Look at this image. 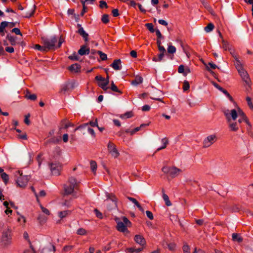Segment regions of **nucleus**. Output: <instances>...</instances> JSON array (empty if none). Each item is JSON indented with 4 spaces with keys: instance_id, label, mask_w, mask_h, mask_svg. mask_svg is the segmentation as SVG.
Listing matches in <instances>:
<instances>
[{
    "instance_id": "e433bc0d",
    "label": "nucleus",
    "mask_w": 253,
    "mask_h": 253,
    "mask_svg": "<svg viewBox=\"0 0 253 253\" xmlns=\"http://www.w3.org/2000/svg\"><path fill=\"white\" fill-rule=\"evenodd\" d=\"M69 58L72 60L78 61L79 60V57L76 52L69 56Z\"/></svg>"
},
{
    "instance_id": "4468645a",
    "label": "nucleus",
    "mask_w": 253,
    "mask_h": 253,
    "mask_svg": "<svg viewBox=\"0 0 253 253\" xmlns=\"http://www.w3.org/2000/svg\"><path fill=\"white\" fill-rule=\"evenodd\" d=\"M61 150L58 147H55L52 151V156L55 160H59L61 156Z\"/></svg>"
},
{
    "instance_id": "a878e982",
    "label": "nucleus",
    "mask_w": 253,
    "mask_h": 253,
    "mask_svg": "<svg viewBox=\"0 0 253 253\" xmlns=\"http://www.w3.org/2000/svg\"><path fill=\"white\" fill-rule=\"evenodd\" d=\"M25 97L27 99L31 100H35L37 99V95L35 94H30L29 90H27Z\"/></svg>"
},
{
    "instance_id": "7ed1b4c3",
    "label": "nucleus",
    "mask_w": 253,
    "mask_h": 253,
    "mask_svg": "<svg viewBox=\"0 0 253 253\" xmlns=\"http://www.w3.org/2000/svg\"><path fill=\"white\" fill-rule=\"evenodd\" d=\"M42 40L46 51L52 49L57 42V39L54 36L50 38H42Z\"/></svg>"
},
{
    "instance_id": "e2e57ef3",
    "label": "nucleus",
    "mask_w": 253,
    "mask_h": 253,
    "mask_svg": "<svg viewBox=\"0 0 253 253\" xmlns=\"http://www.w3.org/2000/svg\"><path fill=\"white\" fill-rule=\"evenodd\" d=\"M203 4L204 5V7L208 10V11H212V9L211 8V7L209 5V4L207 2H205L204 1L203 2Z\"/></svg>"
},
{
    "instance_id": "f8f14e48",
    "label": "nucleus",
    "mask_w": 253,
    "mask_h": 253,
    "mask_svg": "<svg viewBox=\"0 0 253 253\" xmlns=\"http://www.w3.org/2000/svg\"><path fill=\"white\" fill-rule=\"evenodd\" d=\"M116 228L118 231L125 233L128 232V230L127 228V226H126L123 222L119 221L117 222Z\"/></svg>"
},
{
    "instance_id": "338daca9",
    "label": "nucleus",
    "mask_w": 253,
    "mask_h": 253,
    "mask_svg": "<svg viewBox=\"0 0 253 253\" xmlns=\"http://www.w3.org/2000/svg\"><path fill=\"white\" fill-rule=\"evenodd\" d=\"M5 51L8 53H13L14 51L13 47L8 46L5 48Z\"/></svg>"
},
{
    "instance_id": "f3484780",
    "label": "nucleus",
    "mask_w": 253,
    "mask_h": 253,
    "mask_svg": "<svg viewBox=\"0 0 253 253\" xmlns=\"http://www.w3.org/2000/svg\"><path fill=\"white\" fill-rule=\"evenodd\" d=\"M111 66L115 70H119L122 68L121 61L120 59L114 60Z\"/></svg>"
},
{
    "instance_id": "49530a36",
    "label": "nucleus",
    "mask_w": 253,
    "mask_h": 253,
    "mask_svg": "<svg viewBox=\"0 0 253 253\" xmlns=\"http://www.w3.org/2000/svg\"><path fill=\"white\" fill-rule=\"evenodd\" d=\"M184 67L183 65H181L178 67V72L179 73H182L184 76L187 75L186 73H184Z\"/></svg>"
},
{
    "instance_id": "4be33fe9",
    "label": "nucleus",
    "mask_w": 253,
    "mask_h": 253,
    "mask_svg": "<svg viewBox=\"0 0 253 253\" xmlns=\"http://www.w3.org/2000/svg\"><path fill=\"white\" fill-rule=\"evenodd\" d=\"M127 199L131 202H132L134 205L139 209V210L141 211H143L144 209L142 208V207L141 206L140 203L134 198L128 197Z\"/></svg>"
},
{
    "instance_id": "0eeeda50",
    "label": "nucleus",
    "mask_w": 253,
    "mask_h": 253,
    "mask_svg": "<svg viewBox=\"0 0 253 253\" xmlns=\"http://www.w3.org/2000/svg\"><path fill=\"white\" fill-rule=\"evenodd\" d=\"M95 79L99 82L98 85L102 89L106 90L108 88V87H107V85L109 84L108 79H105V78L102 77L101 76H96Z\"/></svg>"
},
{
    "instance_id": "bf43d9fd",
    "label": "nucleus",
    "mask_w": 253,
    "mask_h": 253,
    "mask_svg": "<svg viewBox=\"0 0 253 253\" xmlns=\"http://www.w3.org/2000/svg\"><path fill=\"white\" fill-rule=\"evenodd\" d=\"M30 117V114H28L27 115H26L25 116V119H24V123L27 125H29L30 123V120L29 119V117Z\"/></svg>"
},
{
    "instance_id": "79ce46f5",
    "label": "nucleus",
    "mask_w": 253,
    "mask_h": 253,
    "mask_svg": "<svg viewBox=\"0 0 253 253\" xmlns=\"http://www.w3.org/2000/svg\"><path fill=\"white\" fill-rule=\"evenodd\" d=\"M42 153H39L36 157V160L38 163V165H39V167H41V165L42 161Z\"/></svg>"
},
{
    "instance_id": "de8ad7c7",
    "label": "nucleus",
    "mask_w": 253,
    "mask_h": 253,
    "mask_svg": "<svg viewBox=\"0 0 253 253\" xmlns=\"http://www.w3.org/2000/svg\"><path fill=\"white\" fill-rule=\"evenodd\" d=\"M246 100L247 101L248 105L250 108V109L253 110V104L252 102L251 98L250 97L247 96L246 97Z\"/></svg>"
},
{
    "instance_id": "c9c22d12",
    "label": "nucleus",
    "mask_w": 253,
    "mask_h": 253,
    "mask_svg": "<svg viewBox=\"0 0 253 253\" xmlns=\"http://www.w3.org/2000/svg\"><path fill=\"white\" fill-rule=\"evenodd\" d=\"M86 233V231L83 228H80L77 231V234L80 235H85Z\"/></svg>"
},
{
    "instance_id": "2eb2a0df",
    "label": "nucleus",
    "mask_w": 253,
    "mask_h": 253,
    "mask_svg": "<svg viewBox=\"0 0 253 253\" xmlns=\"http://www.w3.org/2000/svg\"><path fill=\"white\" fill-rule=\"evenodd\" d=\"M78 26L79 27L78 33L84 39L85 42H87L88 41V34L85 32L84 28L81 27L80 24H78Z\"/></svg>"
},
{
    "instance_id": "20e7f679",
    "label": "nucleus",
    "mask_w": 253,
    "mask_h": 253,
    "mask_svg": "<svg viewBox=\"0 0 253 253\" xmlns=\"http://www.w3.org/2000/svg\"><path fill=\"white\" fill-rule=\"evenodd\" d=\"M19 176L16 180L17 186L19 187H24L28 182V176L23 175L22 173L20 170L17 171Z\"/></svg>"
},
{
    "instance_id": "2f4dec72",
    "label": "nucleus",
    "mask_w": 253,
    "mask_h": 253,
    "mask_svg": "<svg viewBox=\"0 0 253 253\" xmlns=\"http://www.w3.org/2000/svg\"><path fill=\"white\" fill-rule=\"evenodd\" d=\"M1 178L2 179L4 183L6 184L8 180L9 176L5 172H3L0 174Z\"/></svg>"
},
{
    "instance_id": "39448f33",
    "label": "nucleus",
    "mask_w": 253,
    "mask_h": 253,
    "mask_svg": "<svg viewBox=\"0 0 253 253\" xmlns=\"http://www.w3.org/2000/svg\"><path fill=\"white\" fill-rule=\"evenodd\" d=\"M50 169L52 174L54 175H59L62 169V165L59 163H51L49 164Z\"/></svg>"
},
{
    "instance_id": "72a5a7b5",
    "label": "nucleus",
    "mask_w": 253,
    "mask_h": 253,
    "mask_svg": "<svg viewBox=\"0 0 253 253\" xmlns=\"http://www.w3.org/2000/svg\"><path fill=\"white\" fill-rule=\"evenodd\" d=\"M214 28V25L213 24L210 23L208 25L205 27V31L207 32H211Z\"/></svg>"
},
{
    "instance_id": "3c124183",
    "label": "nucleus",
    "mask_w": 253,
    "mask_h": 253,
    "mask_svg": "<svg viewBox=\"0 0 253 253\" xmlns=\"http://www.w3.org/2000/svg\"><path fill=\"white\" fill-rule=\"evenodd\" d=\"M40 207H41V209L43 213H44L46 215H49L50 211L47 209L43 207L41 204H40Z\"/></svg>"
},
{
    "instance_id": "f257e3e1",
    "label": "nucleus",
    "mask_w": 253,
    "mask_h": 253,
    "mask_svg": "<svg viewBox=\"0 0 253 253\" xmlns=\"http://www.w3.org/2000/svg\"><path fill=\"white\" fill-rule=\"evenodd\" d=\"M224 114L229 124V128L232 131H237L241 126V124L245 122L249 126L251 124L244 112L239 107L231 110H227Z\"/></svg>"
},
{
    "instance_id": "58836bf2",
    "label": "nucleus",
    "mask_w": 253,
    "mask_h": 253,
    "mask_svg": "<svg viewBox=\"0 0 253 253\" xmlns=\"http://www.w3.org/2000/svg\"><path fill=\"white\" fill-rule=\"evenodd\" d=\"M168 52L170 54H173L176 52V48L173 45H169L168 48Z\"/></svg>"
},
{
    "instance_id": "a18cd8bd",
    "label": "nucleus",
    "mask_w": 253,
    "mask_h": 253,
    "mask_svg": "<svg viewBox=\"0 0 253 253\" xmlns=\"http://www.w3.org/2000/svg\"><path fill=\"white\" fill-rule=\"evenodd\" d=\"M132 116V114L131 112H128L126 113L125 114L121 115L120 117L122 118H129Z\"/></svg>"
},
{
    "instance_id": "a19ab883",
    "label": "nucleus",
    "mask_w": 253,
    "mask_h": 253,
    "mask_svg": "<svg viewBox=\"0 0 253 253\" xmlns=\"http://www.w3.org/2000/svg\"><path fill=\"white\" fill-rule=\"evenodd\" d=\"M167 246L169 250L172 251L175 249L176 244L174 243H167Z\"/></svg>"
},
{
    "instance_id": "aec40b11",
    "label": "nucleus",
    "mask_w": 253,
    "mask_h": 253,
    "mask_svg": "<svg viewBox=\"0 0 253 253\" xmlns=\"http://www.w3.org/2000/svg\"><path fill=\"white\" fill-rule=\"evenodd\" d=\"M232 240L234 242H237L240 243L243 242V238L241 237L240 234L234 233L232 234Z\"/></svg>"
},
{
    "instance_id": "412c9836",
    "label": "nucleus",
    "mask_w": 253,
    "mask_h": 253,
    "mask_svg": "<svg viewBox=\"0 0 253 253\" xmlns=\"http://www.w3.org/2000/svg\"><path fill=\"white\" fill-rule=\"evenodd\" d=\"M142 82L143 78L141 76L137 75L135 76V79L131 82V84L133 85L137 86L142 83Z\"/></svg>"
},
{
    "instance_id": "4c0bfd02",
    "label": "nucleus",
    "mask_w": 253,
    "mask_h": 253,
    "mask_svg": "<svg viewBox=\"0 0 253 253\" xmlns=\"http://www.w3.org/2000/svg\"><path fill=\"white\" fill-rule=\"evenodd\" d=\"M34 48L37 50H39L41 51L45 52L46 50L45 49L44 46L43 44L42 46H41L39 44H35L34 46Z\"/></svg>"
},
{
    "instance_id": "052dcab7",
    "label": "nucleus",
    "mask_w": 253,
    "mask_h": 253,
    "mask_svg": "<svg viewBox=\"0 0 253 253\" xmlns=\"http://www.w3.org/2000/svg\"><path fill=\"white\" fill-rule=\"evenodd\" d=\"M170 168H171V167H164L162 168V171H163L164 173H165L169 174V171H170Z\"/></svg>"
},
{
    "instance_id": "864d4df0",
    "label": "nucleus",
    "mask_w": 253,
    "mask_h": 253,
    "mask_svg": "<svg viewBox=\"0 0 253 253\" xmlns=\"http://www.w3.org/2000/svg\"><path fill=\"white\" fill-rule=\"evenodd\" d=\"M73 248H74L73 246L66 245V246L64 247V248L63 249V250L64 252H67L68 251H69L72 250L73 249Z\"/></svg>"
},
{
    "instance_id": "423d86ee",
    "label": "nucleus",
    "mask_w": 253,
    "mask_h": 253,
    "mask_svg": "<svg viewBox=\"0 0 253 253\" xmlns=\"http://www.w3.org/2000/svg\"><path fill=\"white\" fill-rule=\"evenodd\" d=\"M11 235L9 229L4 230L2 234L1 242L4 245H8L11 243Z\"/></svg>"
},
{
    "instance_id": "6ab92c4d",
    "label": "nucleus",
    "mask_w": 253,
    "mask_h": 253,
    "mask_svg": "<svg viewBox=\"0 0 253 253\" xmlns=\"http://www.w3.org/2000/svg\"><path fill=\"white\" fill-rule=\"evenodd\" d=\"M147 125H148L147 124H143L141 125L140 126L136 127L135 128H134L133 129L130 130L129 129H127L126 130V133H130V135H133L135 132L139 131L142 127L146 126Z\"/></svg>"
},
{
    "instance_id": "9b49d317",
    "label": "nucleus",
    "mask_w": 253,
    "mask_h": 253,
    "mask_svg": "<svg viewBox=\"0 0 253 253\" xmlns=\"http://www.w3.org/2000/svg\"><path fill=\"white\" fill-rule=\"evenodd\" d=\"M219 36L220 37V38L222 39V43H223V45H222V48L225 50H229L230 52V53L232 55L233 54H234L235 52L234 51L230 48V45L229 44V43L226 41H225L223 39V37H222V36L221 34V33L219 32Z\"/></svg>"
},
{
    "instance_id": "0e129e2a",
    "label": "nucleus",
    "mask_w": 253,
    "mask_h": 253,
    "mask_svg": "<svg viewBox=\"0 0 253 253\" xmlns=\"http://www.w3.org/2000/svg\"><path fill=\"white\" fill-rule=\"evenodd\" d=\"M195 222L196 223V224H198V225H200V226L202 225L203 224V223H204V220L203 219H195Z\"/></svg>"
},
{
    "instance_id": "cd10ccee",
    "label": "nucleus",
    "mask_w": 253,
    "mask_h": 253,
    "mask_svg": "<svg viewBox=\"0 0 253 253\" xmlns=\"http://www.w3.org/2000/svg\"><path fill=\"white\" fill-rule=\"evenodd\" d=\"M6 38L10 42V44L12 45H15L16 44V38L15 37H14L11 36V35L8 34V35H7Z\"/></svg>"
},
{
    "instance_id": "ddd939ff",
    "label": "nucleus",
    "mask_w": 253,
    "mask_h": 253,
    "mask_svg": "<svg viewBox=\"0 0 253 253\" xmlns=\"http://www.w3.org/2000/svg\"><path fill=\"white\" fill-rule=\"evenodd\" d=\"M134 241L135 242L142 246H145L146 244L145 238L140 235H136L134 237Z\"/></svg>"
},
{
    "instance_id": "c756f323",
    "label": "nucleus",
    "mask_w": 253,
    "mask_h": 253,
    "mask_svg": "<svg viewBox=\"0 0 253 253\" xmlns=\"http://www.w3.org/2000/svg\"><path fill=\"white\" fill-rule=\"evenodd\" d=\"M90 169L94 173V174H95L97 167L96 162L95 161L91 160L90 162Z\"/></svg>"
},
{
    "instance_id": "393cba45",
    "label": "nucleus",
    "mask_w": 253,
    "mask_h": 253,
    "mask_svg": "<svg viewBox=\"0 0 253 253\" xmlns=\"http://www.w3.org/2000/svg\"><path fill=\"white\" fill-rule=\"evenodd\" d=\"M163 192V198L165 202V204L167 206H170L171 205V203L169 200V196L165 193V190L164 189H162Z\"/></svg>"
},
{
    "instance_id": "bb28decb",
    "label": "nucleus",
    "mask_w": 253,
    "mask_h": 253,
    "mask_svg": "<svg viewBox=\"0 0 253 253\" xmlns=\"http://www.w3.org/2000/svg\"><path fill=\"white\" fill-rule=\"evenodd\" d=\"M107 199L111 200L114 203L116 207H117V198L116 196L113 193H108L107 194Z\"/></svg>"
},
{
    "instance_id": "dca6fc26",
    "label": "nucleus",
    "mask_w": 253,
    "mask_h": 253,
    "mask_svg": "<svg viewBox=\"0 0 253 253\" xmlns=\"http://www.w3.org/2000/svg\"><path fill=\"white\" fill-rule=\"evenodd\" d=\"M90 53L89 48L86 45H82L78 50V53L81 56L88 55Z\"/></svg>"
},
{
    "instance_id": "5701e85b",
    "label": "nucleus",
    "mask_w": 253,
    "mask_h": 253,
    "mask_svg": "<svg viewBox=\"0 0 253 253\" xmlns=\"http://www.w3.org/2000/svg\"><path fill=\"white\" fill-rule=\"evenodd\" d=\"M181 170L176 167H171L169 174L172 177H174Z\"/></svg>"
},
{
    "instance_id": "8fccbe9b",
    "label": "nucleus",
    "mask_w": 253,
    "mask_h": 253,
    "mask_svg": "<svg viewBox=\"0 0 253 253\" xmlns=\"http://www.w3.org/2000/svg\"><path fill=\"white\" fill-rule=\"evenodd\" d=\"M214 86L225 95L227 93L228 91L222 87L220 86L218 84H214Z\"/></svg>"
},
{
    "instance_id": "603ef678",
    "label": "nucleus",
    "mask_w": 253,
    "mask_h": 253,
    "mask_svg": "<svg viewBox=\"0 0 253 253\" xmlns=\"http://www.w3.org/2000/svg\"><path fill=\"white\" fill-rule=\"evenodd\" d=\"M189 84L188 82L186 81H185L183 83V89L184 91L187 90L189 88Z\"/></svg>"
},
{
    "instance_id": "37998d69",
    "label": "nucleus",
    "mask_w": 253,
    "mask_h": 253,
    "mask_svg": "<svg viewBox=\"0 0 253 253\" xmlns=\"http://www.w3.org/2000/svg\"><path fill=\"white\" fill-rule=\"evenodd\" d=\"M145 26L151 33L155 32L154 26L152 23H147L145 24Z\"/></svg>"
},
{
    "instance_id": "4d7b16f0",
    "label": "nucleus",
    "mask_w": 253,
    "mask_h": 253,
    "mask_svg": "<svg viewBox=\"0 0 253 253\" xmlns=\"http://www.w3.org/2000/svg\"><path fill=\"white\" fill-rule=\"evenodd\" d=\"M99 3H100L99 6L101 8H103L104 7L107 8L108 7V6H107V4L106 1H104V0H101L99 1Z\"/></svg>"
},
{
    "instance_id": "c03bdc74",
    "label": "nucleus",
    "mask_w": 253,
    "mask_h": 253,
    "mask_svg": "<svg viewBox=\"0 0 253 253\" xmlns=\"http://www.w3.org/2000/svg\"><path fill=\"white\" fill-rule=\"evenodd\" d=\"M183 253H190L189 246L187 244H184L182 247Z\"/></svg>"
},
{
    "instance_id": "9d476101",
    "label": "nucleus",
    "mask_w": 253,
    "mask_h": 253,
    "mask_svg": "<svg viewBox=\"0 0 253 253\" xmlns=\"http://www.w3.org/2000/svg\"><path fill=\"white\" fill-rule=\"evenodd\" d=\"M238 72L243 81L246 83L247 84L249 85L250 83V79L248 73L244 70V68L239 71Z\"/></svg>"
},
{
    "instance_id": "69168bd1",
    "label": "nucleus",
    "mask_w": 253,
    "mask_h": 253,
    "mask_svg": "<svg viewBox=\"0 0 253 253\" xmlns=\"http://www.w3.org/2000/svg\"><path fill=\"white\" fill-rule=\"evenodd\" d=\"M113 16L117 17L119 15V10L118 9H114L112 11Z\"/></svg>"
},
{
    "instance_id": "f03ea898",
    "label": "nucleus",
    "mask_w": 253,
    "mask_h": 253,
    "mask_svg": "<svg viewBox=\"0 0 253 253\" xmlns=\"http://www.w3.org/2000/svg\"><path fill=\"white\" fill-rule=\"evenodd\" d=\"M79 184L77 182L76 178H70L68 183L64 186L63 196L69 195L73 193L75 189H79Z\"/></svg>"
},
{
    "instance_id": "13d9d810",
    "label": "nucleus",
    "mask_w": 253,
    "mask_h": 253,
    "mask_svg": "<svg viewBox=\"0 0 253 253\" xmlns=\"http://www.w3.org/2000/svg\"><path fill=\"white\" fill-rule=\"evenodd\" d=\"M146 215H147V216L151 220H153L154 219V216H153V213L149 211H146Z\"/></svg>"
},
{
    "instance_id": "c85d7f7f",
    "label": "nucleus",
    "mask_w": 253,
    "mask_h": 253,
    "mask_svg": "<svg viewBox=\"0 0 253 253\" xmlns=\"http://www.w3.org/2000/svg\"><path fill=\"white\" fill-rule=\"evenodd\" d=\"M71 213V211H61L58 212V216L61 219H62L65 217L67 215L70 214Z\"/></svg>"
},
{
    "instance_id": "7c9ffc66",
    "label": "nucleus",
    "mask_w": 253,
    "mask_h": 253,
    "mask_svg": "<svg viewBox=\"0 0 253 253\" xmlns=\"http://www.w3.org/2000/svg\"><path fill=\"white\" fill-rule=\"evenodd\" d=\"M205 141H218L217 138L216 137V135L215 134L211 135L210 136H208L206 139L205 140Z\"/></svg>"
},
{
    "instance_id": "b1692460",
    "label": "nucleus",
    "mask_w": 253,
    "mask_h": 253,
    "mask_svg": "<svg viewBox=\"0 0 253 253\" xmlns=\"http://www.w3.org/2000/svg\"><path fill=\"white\" fill-rule=\"evenodd\" d=\"M81 66L80 65L78 64H72L69 67V69L70 71L72 72H74L75 73L79 72L80 71Z\"/></svg>"
},
{
    "instance_id": "f704fd0d",
    "label": "nucleus",
    "mask_w": 253,
    "mask_h": 253,
    "mask_svg": "<svg viewBox=\"0 0 253 253\" xmlns=\"http://www.w3.org/2000/svg\"><path fill=\"white\" fill-rule=\"evenodd\" d=\"M8 22L6 21H3L1 22L0 25V33H2L5 27L8 26Z\"/></svg>"
},
{
    "instance_id": "6e6552de",
    "label": "nucleus",
    "mask_w": 253,
    "mask_h": 253,
    "mask_svg": "<svg viewBox=\"0 0 253 253\" xmlns=\"http://www.w3.org/2000/svg\"><path fill=\"white\" fill-rule=\"evenodd\" d=\"M108 149L109 153L114 158H117L119 156L120 153L114 143H108Z\"/></svg>"
},
{
    "instance_id": "774afa93",
    "label": "nucleus",
    "mask_w": 253,
    "mask_h": 253,
    "mask_svg": "<svg viewBox=\"0 0 253 253\" xmlns=\"http://www.w3.org/2000/svg\"><path fill=\"white\" fill-rule=\"evenodd\" d=\"M17 137L22 140H26L27 139V135L25 133H23L22 134L17 135Z\"/></svg>"
},
{
    "instance_id": "5fc2aeb1",
    "label": "nucleus",
    "mask_w": 253,
    "mask_h": 253,
    "mask_svg": "<svg viewBox=\"0 0 253 253\" xmlns=\"http://www.w3.org/2000/svg\"><path fill=\"white\" fill-rule=\"evenodd\" d=\"M94 211L95 213L96 217H97L98 218H99L100 219L102 218V217H103L102 214L97 209H94Z\"/></svg>"
},
{
    "instance_id": "680f3d73",
    "label": "nucleus",
    "mask_w": 253,
    "mask_h": 253,
    "mask_svg": "<svg viewBox=\"0 0 253 253\" xmlns=\"http://www.w3.org/2000/svg\"><path fill=\"white\" fill-rule=\"evenodd\" d=\"M11 32H13V33H14L16 35H20L21 36L22 35V34H21V33L20 32V30L18 28H13L11 30Z\"/></svg>"
},
{
    "instance_id": "473e14b6",
    "label": "nucleus",
    "mask_w": 253,
    "mask_h": 253,
    "mask_svg": "<svg viewBox=\"0 0 253 253\" xmlns=\"http://www.w3.org/2000/svg\"><path fill=\"white\" fill-rule=\"evenodd\" d=\"M110 88L113 91L119 92L120 94L122 93V92L119 90L117 86L114 84L113 82L111 83Z\"/></svg>"
},
{
    "instance_id": "6e6d98bb",
    "label": "nucleus",
    "mask_w": 253,
    "mask_h": 253,
    "mask_svg": "<svg viewBox=\"0 0 253 253\" xmlns=\"http://www.w3.org/2000/svg\"><path fill=\"white\" fill-rule=\"evenodd\" d=\"M123 223L126 225V226H128L129 224H131V222L128 219V218L127 217H126V216H124L123 217Z\"/></svg>"
},
{
    "instance_id": "09e8293b",
    "label": "nucleus",
    "mask_w": 253,
    "mask_h": 253,
    "mask_svg": "<svg viewBox=\"0 0 253 253\" xmlns=\"http://www.w3.org/2000/svg\"><path fill=\"white\" fill-rule=\"evenodd\" d=\"M101 20L103 23H107L109 22V18H108V15L107 14H104L102 15Z\"/></svg>"
},
{
    "instance_id": "a211bd4d",
    "label": "nucleus",
    "mask_w": 253,
    "mask_h": 253,
    "mask_svg": "<svg viewBox=\"0 0 253 253\" xmlns=\"http://www.w3.org/2000/svg\"><path fill=\"white\" fill-rule=\"evenodd\" d=\"M232 56L235 60V65L238 71L243 69L242 64L237 57V55L235 53H234V54H232Z\"/></svg>"
},
{
    "instance_id": "ea45409f",
    "label": "nucleus",
    "mask_w": 253,
    "mask_h": 253,
    "mask_svg": "<svg viewBox=\"0 0 253 253\" xmlns=\"http://www.w3.org/2000/svg\"><path fill=\"white\" fill-rule=\"evenodd\" d=\"M97 52L99 55L102 60H105L107 59V55L105 53H103L102 51L99 50L97 51Z\"/></svg>"
},
{
    "instance_id": "1a4fd4ad",
    "label": "nucleus",
    "mask_w": 253,
    "mask_h": 253,
    "mask_svg": "<svg viewBox=\"0 0 253 253\" xmlns=\"http://www.w3.org/2000/svg\"><path fill=\"white\" fill-rule=\"evenodd\" d=\"M86 129L89 133H90L92 136H95V132L92 128H91L88 126V124H84L82 126H81L75 129V131L77 130Z\"/></svg>"
}]
</instances>
